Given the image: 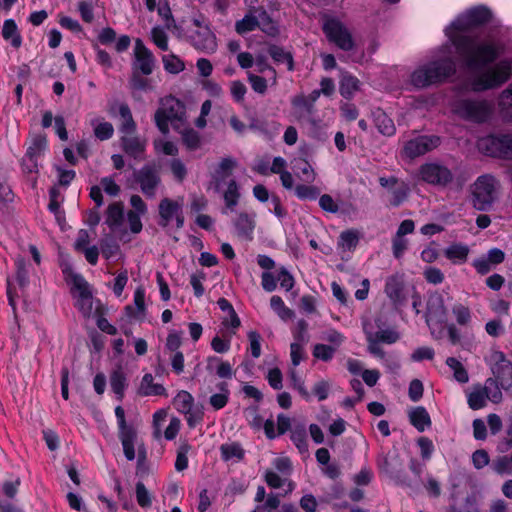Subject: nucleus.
Instances as JSON below:
<instances>
[{"label":"nucleus","instance_id":"338daca9","mask_svg":"<svg viewBox=\"0 0 512 512\" xmlns=\"http://www.w3.org/2000/svg\"><path fill=\"white\" fill-rule=\"evenodd\" d=\"M408 246V240L404 237L394 235L392 239V252L395 258L399 259L403 256Z\"/></svg>","mask_w":512,"mask_h":512},{"label":"nucleus","instance_id":"9b49d317","mask_svg":"<svg viewBox=\"0 0 512 512\" xmlns=\"http://www.w3.org/2000/svg\"><path fill=\"white\" fill-rule=\"evenodd\" d=\"M323 31L330 42L344 51L354 48V41L349 30L339 20L328 18L323 24Z\"/></svg>","mask_w":512,"mask_h":512},{"label":"nucleus","instance_id":"f704fd0d","mask_svg":"<svg viewBox=\"0 0 512 512\" xmlns=\"http://www.w3.org/2000/svg\"><path fill=\"white\" fill-rule=\"evenodd\" d=\"M409 194V185L406 182H401V184L389 191V204L392 207H399L408 199Z\"/></svg>","mask_w":512,"mask_h":512},{"label":"nucleus","instance_id":"1a4fd4ad","mask_svg":"<svg viewBox=\"0 0 512 512\" xmlns=\"http://www.w3.org/2000/svg\"><path fill=\"white\" fill-rule=\"evenodd\" d=\"M478 148L484 154L512 159V134L489 135L479 139Z\"/></svg>","mask_w":512,"mask_h":512},{"label":"nucleus","instance_id":"a878e982","mask_svg":"<svg viewBox=\"0 0 512 512\" xmlns=\"http://www.w3.org/2000/svg\"><path fill=\"white\" fill-rule=\"evenodd\" d=\"M119 439L121 441L123 452L128 461H133L136 457L135 443L137 440V434L135 430L119 432Z\"/></svg>","mask_w":512,"mask_h":512},{"label":"nucleus","instance_id":"680f3d73","mask_svg":"<svg viewBox=\"0 0 512 512\" xmlns=\"http://www.w3.org/2000/svg\"><path fill=\"white\" fill-rule=\"evenodd\" d=\"M230 93L237 103H242L247 93V87L242 81L234 80L230 83Z\"/></svg>","mask_w":512,"mask_h":512},{"label":"nucleus","instance_id":"e433bc0d","mask_svg":"<svg viewBox=\"0 0 512 512\" xmlns=\"http://www.w3.org/2000/svg\"><path fill=\"white\" fill-rule=\"evenodd\" d=\"M218 393L210 396L209 403L215 410H220L226 406L229 400V389L225 382H220L217 385Z\"/></svg>","mask_w":512,"mask_h":512},{"label":"nucleus","instance_id":"f3484780","mask_svg":"<svg viewBox=\"0 0 512 512\" xmlns=\"http://www.w3.org/2000/svg\"><path fill=\"white\" fill-rule=\"evenodd\" d=\"M439 143L437 136H419L405 144L404 153L409 158H415L436 148Z\"/></svg>","mask_w":512,"mask_h":512},{"label":"nucleus","instance_id":"4be33fe9","mask_svg":"<svg viewBox=\"0 0 512 512\" xmlns=\"http://www.w3.org/2000/svg\"><path fill=\"white\" fill-rule=\"evenodd\" d=\"M137 394L140 396L165 395L166 389L162 384L155 383L152 374L147 373L142 377Z\"/></svg>","mask_w":512,"mask_h":512},{"label":"nucleus","instance_id":"37998d69","mask_svg":"<svg viewBox=\"0 0 512 512\" xmlns=\"http://www.w3.org/2000/svg\"><path fill=\"white\" fill-rule=\"evenodd\" d=\"M223 197H224L226 209H228L230 211H234L235 207L238 204L239 198H240L239 187L235 180L229 181L227 189L224 192Z\"/></svg>","mask_w":512,"mask_h":512},{"label":"nucleus","instance_id":"8fccbe9b","mask_svg":"<svg viewBox=\"0 0 512 512\" xmlns=\"http://www.w3.org/2000/svg\"><path fill=\"white\" fill-rule=\"evenodd\" d=\"M376 126L383 135L391 136L395 132L393 121L383 112L376 115Z\"/></svg>","mask_w":512,"mask_h":512},{"label":"nucleus","instance_id":"9d476101","mask_svg":"<svg viewBox=\"0 0 512 512\" xmlns=\"http://www.w3.org/2000/svg\"><path fill=\"white\" fill-rule=\"evenodd\" d=\"M176 410L185 415L187 424L194 428L204 417V407L195 405L193 396L185 390L179 391L173 399Z\"/></svg>","mask_w":512,"mask_h":512},{"label":"nucleus","instance_id":"473e14b6","mask_svg":"<svg viewBox=\"0 0 512 512\" xmlns=\"http://www.w3.org/2000/svg\"><path fill=\"white\" fill-rule=\"evenodd\" d=\"M206 368L208 371H213L215 369L216 374L220 378L230 379L233 376V369L230 363L222 361L217 357H209L207 359Z\"/></svg>","mask_w":512,"mask_h":512},{"label":"nucleus","instance_id":"b1692460","mask_svg":"<svg viewBox=\"0 0 512 512\" xmlns=\"http://www.w3.org/2000/svg\"><path fill=\"white\" fill-rule=\"evenodd\" d=\"M409 420L411 424L419 431L423 432L431 426V418L427 410L418 406L409 411Z\"/></svg>","mask_w":512,"mask_h":512},{"label":"nucleus","instance_id":"412c9836","mask_svg":"<svg viewBox=\"0 0 512 512\" xmlns=\"http://www.w3.org/2000/svg\"><path fill=\"white\" fill-rule=\"evenodd\" d=\"M404 281L401 275L388 277L385 285V293L394 303H401L404 300Z\"/></svg>","mask_w":512,"mask_h":512},{"label":"nucleus","instance_id":"f03ea898","mask_svg":"<svg viewBox=\"0 0 512 512\" xmlns=\"http://www.w3.org/2000/svg\"><path fill=\"white\" fill-rule=\"evenodd\" d=\"M456 71L455 61L452 58L451 48L448 46L440 50L438 59L417 68L411 75V83L418 88L441 83Z\"/></svg>","mask_w":512,"mask_h":512},{"label":"nucleus","instance_id":"de8ad7c7","mask_svg":"<svg viewBox=\"0 0 512 512\" xmlns=\"http://www.w3.org/2000/svg\"><path fill=\"white\" fill-rule=\"evenodd\" d=\"M94 135L100 140L110 139L114 134L113 125L107 121H93Z\"/></svg>","mask_w":512,"mask_h":512},{"label":"nucleus","instance_id":"bf43d9fd","mask_svg":"<svg viewBox=\"0 0 512 512\" xmlns=\"http://www.w3.org/2000/svg\"><path fill=\"white\" fill-rule=\"evenodd\" d=\"M492 467L499 475L510 474L512 472L511 458L508 456L498 457L494 460Z\"/></svg>","mask_w":512,"mask_h":512},{"label":"nucleus","instance_id":"2eb2a0df","mask_svg":"<svg viewBox=\"0 0 512 512\" xmlns=\"http://www.w3.org/2000/svg\"><path fill=\"white\" fill-rule=\"evenodd\" d=\"M136 181L139 183L143 194L148 198L156 196V189L161 184L158 171L150 166H144L138 171Z\"/></svg>","mask_w":512,"mask_h":512},{"label":"nucleus","instance_id":"cd10ccee","mask_svg":"<svg viewBox=\"0 0 512 512\" xmlns=\"http://www.w3.org/2000/svg\"><path fill=\"white\" fill-rule=\"evenodd\" d=\"M236 166V159L232 157L222 158L214 171L213 179L219 184L232 174Z\"/></svg>","mask_w":512,"mask_h":512},{"label":"nucleus","instance_id":"5fc2aeb1","mask_svg":"<svg viewBox=\"0 0 512 512\" xmlns=\"http://www.w3.org/2000/svg\"><path fill=\"white\" fill-rule=\"evenodd\" d=\"M136 500L142 508H148L152 504V497L142 482L136 484Z\"/></svg>","mask_w":512,"mask_h":512},{"label":"nucleus","instance_id":"864d4df0","mask_svg":"<svg viewBox=\"0 0 512 512\" xmlns=\"http://www.w3.org/2000/svg\"><path fill=\"white\" fill-rule=\"evenodd\" d=\"M336 352L335 347L325 345V344H316L313 348V356L322 361H330Z\"/></svg>","mask_w":512,"mask_h":512},{"label":"nucleus","instance_id":"bb28decb","mask_svg":"<svg viewBox=\"0 0 512 512\" xmlns=\"http://www.w3.org/2000/svg\"><path fill=\"white\" fill-rule=\"evenodd\" d=\"M468 254V246L461 243H454L444 250L445 257L454 264H462L466 262Z\"/></svg>","mask_w":512,"mask_h":512},{"label":"nucleus","instance_id":"72a5a7b5","mask_svg":"<svg viewBox=\"0 0 512 512\" xmlns=\"http://www.w3.org/2000/svg\"><path fill=\"white\" fill-rule=\"evenodd\" d=\"M178 130L181 135L182 142L188 150L194 151L201 147L202 139L196 130L190 127Z\"/></svg>","mask_w":512,"mask_h":512},{"label":"nucleus","instance_id":"20e7f679","mask_svg":"<svg viewBox=\"0 0 512 512\" xmlns=\"http://www.w3.org/2000/svg\"><path fill=\"white\" fill-rule=\"evenodd\" d=\"M185 113V106L180 100L167 96L161 99L160 107L155 113L156 126L164 135L169 133V124L178 130L185 121Z\"/></svg>","mask_w":512,"mask_h":512},{"label":"nucleus","instance_id":"aec40b11","mask_svg":"<svg viewBox=\"0 0 512 512\" xmlns=\"http://www.w3.org/2000/svg\"><path fill=\"white\" fill-rule=\"evenodd\" d=\"M237 235L245 240H251L255 228V215L240 213L234 221Z\"/></svg>","mask_w":512,"mask_h":512},{"label":"nucleus","instance_id":"423d86ee","mask_svg":"<svg viewBox=\"0 0 512 512\" xmlns=\"http://www.w3.org/2000/svg\"><path fill=\"white\" fill-rule=\"evenodd\" d=\"M499 187L500 184L494 176H479L471 186L474 208L480 211L488 210L497 198Z\"/></svg>","mask_w":512,"mask_h":512},{"label":"nucleus","instance_id":"7ed1b4c3","mask_svg":"<svg viewBox=\"0 0 512 512\" xmlns=\"http://www.w3.org/2000/svg\"><path fill=\"white\" fill-rule=\"evenodd\" d=\"M494 358L497 363L492 367L494 377L488 378L484 385L485 397L498 404L502 401V389L508 390L512 386V364L505 359L502 352H496Z\"/></svg>","mask_w":512,"mask_h":512},{"label":"nucleus","instance_id":"ddd939ff","mask_svg":"<svg viewBox=\"0 0 512 512\" xmlns=\"http://www.w3.org/2000/svg\"><path fill=\"white\" fill-rule=\"evenodd\" d=\"M420 178L428 184L445 187L453 181V174L446 166L426 163L419 169Z\"/></svg>","mask_w":512,"mask_h":512},{"label":"nucleus","instance_id":"09e8293b","mask_svg":"<svg viewBox=\"0 0 512 512\" xmlns=\"http://www.w3.org/2000/svg\"><path fill=\"white\" fill-rule=\"evenodd\" d=\"M295 167L300 170L298 177L306 183H312L316 179V173L311 164L304 159L296 162Z\"/></svg>","mask_w":512,"mask_h":512},{"label":"nucleus","instance_id":"c9c22d12","mask_svg":"<svg viewBox=\"0 0 512 512\" xmlns=\"http://www.w3.org/2000/svg\"><path fill=\"white\" fill-rule=\"evenodd\" d=\"M220 452L224 461H240L244 457V450L239 443H226L221 445Z\"/></svg>","mask_w":512,"mask_h":512},{"label":"nucleus","instance_id":"a18cd8bd","mask_svg":"<svg viewBox=\"0 0 512 512\" xmlns=\"http://www.w3.org/2000/svg\"><path fill=\"white\" fill-rule=\"evenodd\" d=\"M447 366L453 370V375L456 381L460 383H467L469 381V375L464 366L454 357H448L446 359Z\"/></svg>","mask_w":512,"mask_h":512},{"label":"nucleus","instance_id":"0eeeda50","mask_svg":"<svg viewBox=\"0 0 512 512\" xmlns=\"http://www.w3.org/2000/svg\"><path fill=\"white\" fill-rule=\"evenodd\" d=\"M493 106L486 100L461 99L452 105V111L459 117L481 123L487 121L492 114Z\"/></svg>","mask_w":512,"mask_h":512},{"label":"nucleus","instance_id":"052dcab7","mask_svg":"<svg viewBox=\"0 0 512 512\" xmlns=\"http://www.w3.org/2000/svg\"><path fill=\"white\" fill-rule=\"evenodd\" d=\"M151 39L154 44L163 51L168 50V37L166 32L160 27H154L151 30Z\"/></svg>","mask_w":512,"mask_h":512},{"label":"nucleus","instance_id":"3c124183","mask_svg":"<svg viewBox=\"0 0 512 512\" xmlns=\"http://www.w3.org/2000/svg\"><path fill=\"white\" fill-rule=\"evenodd\" d=\"M319 194L320 191L315 186L301 184L295 187V195L301 200H315Z\"/></svg>","mask_w":512,"mask_h":512},{"label":"nucleus","instance_id":"c756f323","mask_svg":"<svg viewBox=\"0 0 512 512\" xmlns=\"http://www.w3.org/2000/svg\"><path fill=\"white\" fill-rule=\"evenodd\" d=\"M360 89V81L358 78L350 75L343 74L339 83L340 94L347 99L353 97V95Z\"/></svg>","mask_w":512,"mask_h":512},{"label":"nucleus","instance_id":"774afa93","mask_svg":"<svg viewBox=\"0 0 512 512\" xmlns=\"http://www.w3.org/2000/svg\"><path fill=\"white\" fill-rule=\"evenodd\" d=\"M248 339L250 342V351L254 358L261 355V336L257 331H249Z\"/></svg>","mask_w":512,"mask_h":512},{"label":"nucleus","instance_id":"5701e85b","mask_svg":"<svg viewBox=\"0 0 512 512\" xmlns=\"http://www.w3.org/2000/svg\"><path fill=\"white\" fill-rule=\"evenodd\" d=\"M124 220V205L122 202H114L110 204L106 211L105 223L116 231L123 223Z\"/></svg>","mask_w":512,"mask_h":512},{"label":"nucleus","instance_id":"13d9d810","mask_svg":"<svg viewBox=\"0 0 512 512\" xmlns=\"http://www.w3.org/2000/svg\"><path fill=\"white\" fill-rule=\"evenodd\" d=\"M452 312L456 317V321L459 325H467L471 320L470 310L467 306L460 303L455 304L452 308Z\"/></svg>","mask_w":512,"mask_h":512},{"label":"nucleus","instance_id":"6e6552de","mask_svg":"<svg viewBox=\"0 0 512 512\" xmlns=\"http://www.w3.org/2000/svg\"><path fill=\"white\" fill-rule=\"evenodd\" d=\"M446 319L447 308L443 296L439 293L430 295L427 301L426 322L435 339L443 338L445 327L442 324Z\"/></svg>","mask_w":512,"mask_h":512},{"label":"nucleus","instance_id":"c03bdc74","mask_svg":"<svg viewBox=\"0 0 512 512\" xmlns=\"http://www.w3.org/2000/svg\"><path fill=\"white\" fill-rule=\"evenodd\" d=\"M2 35L4 39L11 42L12 46H14L15 48L20 47L21 37L17 31L16 23L12 19L6 20L4 22L2 28Z\"/></svg>","mask_w":512,"mask_h":512},{"label":"nucleus","instance_id":"393cba45","mask_svg":"<svg viewBox=\"0 0 512 512\" xmlns=\"http://www.w3.org/2000/svg\"><path fill=\"white\" fill-rule=\"evenodd\" d=\"M134 306H126V314L131 318H143L145 315V290L142 287H138L134 292Z\"/></svg>","mask_w":512,"mask_h":512},{"label":"nucleus","instance_id":"dca6fc26","mask_svg":"<svg viewBox=\"0 0 512 512\" xmlns=\"http://www.w3.org/2000/svg\"><path fill=\"white\" fill-rule=\"evenodd\" d=\"M154 66L155 59L151 51L144 45L141 39H136L134 46V69L140 71L143 75H150L154 70Z\"/></svg>","mask_w":512,"mask_h":512},{"label":"nucleus","instance_id":"c85d7f7f","mask_svg":"<svg viewBox=\"0 0 512 512\" xmlns=\"http://www.w3.org/2000/svg\"><path fill=\"white\" fill-rule=\"evenodd\" d=\"M110 386L112 391L116 394L118 400H122L124 392L127 387V379L121 367L113 370L110 375Z\"/></svg>","mask_w":512,"mask_h":512},{"label":"nucleus","instance_id":"7c9ffc66","mask_svg":"<svg viewBox=\"0 0 512 512\" xmlns=\"http://www.w3.org/2000/svg\"><path fill=\"white\" fill-rule=\"evenodd\" d=\"M119 114L122 120L120 126V132L122 133V135L135 134L136 123L133 119L129 106L125 103L120 104Z\"/></svg>","mask_w":512,"mask_h":512},{"label":"nucleus","instance_id":"39448f33","mask_svg":"<svg viewBox=\"0 0 512 512\" xmlns=\"http://www.w3.org/2000/svg\"><path fill=\"white\" fill-rule=\"evenodd\" d=\"M512 65L509 61H500L496 65L487 68L479 73L471 81L470 87L473 91H485L499 87L511 76Z\"/></svg>","mask_w":512,"mask_h":512},{"label":"nucleus","instance_id":"79ce46f5","mask_svg":"<svg viewBox=\"0 0 512 512\" xmlns=\"http://www.w3.org/2000/svg\"><path fill=\"white\" fill-rule=\"evenodd\" d=\"M258 27L269 36H276L279 32L276 23L267 14L266 10L259 9L258 14Z\"/></svg>","mask_w":512,"mask_h":512},{"label":"nucleus","instance_id":"69168bd1","mask_svg":"<svg viewBox=\"0 0 512 512\" xmlns=\"http://www.w3.org/2000/svg\"><path fill=\"white\" fill-rule=\"evenodd\" d=\"M247 78H248V81H249L252 89L256 93H259V94L266 93L268 85H267V81L265 78L255 75V74H252V73H248Z\"/></svg>","mask_w":512,"mask_h":512},{"label":"nucleus","instance_id":"6ab92c4d","mask_svg":"<svg viewBox=\"0 0 512 512\" xmlns=\"http://www.w3.org/2000/svg\"><path fill=\"white\" fill-rule=\"evenodd\" d=\"M194 47L205 53H213L216 51V38L209 28L197 30L192 36Z\"/></svg>","mask_w":512,"mask_h":512},{"label":"nucleus","instance_id":"4468645a","mask_svg":"<svg viewBox=\"0 0 512 512\" xmlns=\"http://www.w3.org/2000/svg\"><path fill=\"white\" fill-rule=\"evenodd\" d=\"M182 206V201L163 198L158 206L159 225L167 227L172 220H175L177 228H182L184 225Z\"/></svg>","mask_w":512,"mask_h":512},{"label":"nucleus","instance_id":"a19ab883","mask_svg":"<svg viewBox=\"0 0 512 512\" xmlns=\"http://www.w3.org/2000/svg\"><path fill=\"white\" fill-rule=\"evenodd\" d=\"M468 405L473 410H479L486 406L488 398L485 397L484 390L480 385H476L472 388L468 394Z\"/></svg>","mask_w":512,"mask_h":512},{"label":"nucleus","instance_id":"49530a36","mask_svg":"<svg viewBox=\"0 0 512 512\" xmlns=\"http://www.w3.org/2000/svg\"><path fill=\"white\" fill-rule=\"evenodd\" d=\"M364 332L366 335V339L368 342V351L380 359H385V352L381 348L380 344L377 342V337H374V333L371 329H369L368 325H364Z\"/></svg>","mask_w":512,"mask_h":512},{"label":"nucleus","instance_id":"0e129e2a","mask_svg":"<svg viewBox=\"0 0 512 512\" xmlns=\"http://www.w3.org/2000/svg\"><path fill=\"white\" fill-rule=\"evenodd\" d=\"M154 148L157 153H163L165 155L175 156L178 153L177 146L171 141L155 140Z\"/></svg>","mask_w":512,"mask_h":512},{"label":"nucleus","instance_id":"f257e3e1","mask_svg":"<svg viewBox=\"0 0 512 512\" xmlns=\"http://www.w3.org/2000/svg\"><path fill=\"white\" fill-rule=\"evenodd\" d=\"M490 17L489 9L484 6L475 7L460 15L445 30L447 37L456 47L458 54L471 69L481 64L492 62L498 55L493 45L479 44L475 39L463 35L465 31L488 22Z\"/></svg>","mask_w":512,"mask_h":512},{"label":"nucleus","instance_id":"603ef678","mask_svg":"<svg viewBox=\"0 0 512 512\" xmlns=\"http://www.w3.org/2000/svg\"><path fill=\"white\" fill-rule=\"evenodd\" d=\"M163 64L166 71L169 73L177 74L184 70L185 65L175 55H167L163 57Z\"/></svg>","mask_w":512,"mask_h":512},{"label":"nucleus","instance_id":"2f4dec72","mask_svg":"<svg viewBox=\"0 0 512 512\" xmlns=\"http://www.w3.org/2000/svg\"><path fill=\"white\" fill-rule=\"evenodd\" d=\"M258 11L259 9L249 10L244 18L235 23V30L238 34H245L258 27Z\"/></svg>","mask_w":512,"mask_h":512},{"label":"nucleus","instance_id":"a211bd4d","mask_svg":"<svg viewBox=\"0 0 512 512\" xmlns=\"http://www.w3.org/2000/svg\"><path fill=\"white\" fill-rule=\"evenodd\" d=\"M120 142L123 151L127 155L135 159H143L146 148V141L144 139L135 134H126L121 136Z\"/></svg>","mask_w":512,"mask_h":512},{"label":"nucleus","instance_id":"f8f14e48","mask_svg":"<svg viewBox=\"0 0 512 512\" xmlns=\"http://www.w3.org/2000/svg\"><path fill=\"white\" fill-rule=\"evenodd\" d=\"M74 297L76 298V306L82 315L89 318L93 315L97 307L94 305V300L85 279L79 275H74L72 278Z\"/></svg>","mask_w":512,"mask_h":512},{"label":"nucleus","instance_id":"4d7b16f0","mask_svg":"<svg viewBox=\"0 0 512 512\" xmlns=\"http://www.w3.org/2000/svg\"><path fill=\"white\" fill-rule=\"evenodd\" d=\"M291 440L299 449L300 452L304 453L308 451V444L306 441V431L303 427L295 428L291 433Z\"/></svg>","mask_w":512,"mask_h":512},{"label":"nucleus","instance_id":"4c0bfd02","mask_svg":"<svg viewBox=\"0 0 512 512\" xmlns=\"http://www.w3.org/2000/svg\"><path fill=\"white\" fill-rule=\"evenodd\" d=\"M268 53L276 63H286L289 71L294 69L293 56L290 52L279 46L271 45L268 48Z\"/></svg>","mask_w":512,"mask_h":512},{"label":"nucleus","instance_id":"6e6d98bb","mask_svg":"<svg viewBox=\"0 0 512 512\" xmlns=\"http://www.w3.org/2000/svg\"><path fill=\"white\" fill-rule=\"evenodd\" d=\"M46 148V141L42 138L35 139L28 147L26 157L28 160H37V158L44 152Z\"/></svg>","mask_w":512,"mask_h":512},{"label":"nucleus","instance_id":"58836bf2","mask_svg":"<svg viewBox=\"0 0 512 512\" xmlns=\"http://www.w3.org/2000/svg\"><path fill=\"white\" fill-rule=\"evenodd\" d=\"M499 109L501 115L508 120H512V83L503 90L499 97Z\"/></svg>","mask_w":512,"mask_h":512},{"label":"nucleus","instance_id":"ea45409f","mask_svg":"<svg viewBox=\"0 0 512 512\" xmlns=\"http://www.w3.org/2000/svg\"><path fill=\"white\" fill-rule=\"evenodd\" d=\"M359 242V234L354 230H346L340 234L338 246L339 248L346 252L352 251L356 248Z\"/></svg>","mask_w":512,"mask_h":512},{"label":"nucleus","instance_id":"e2e57ef3","mask_svg":"<svg viewBox=\"0 0 512 512\" xmlns=\"http://www.w3.org/2000/svg\"><path fill=\"white\" fill-rule=\"evenodd\" d=\"M169 166L174 178L177 181L182 182L187 175V169L183 161L178 158H174L170 161Z\"/></svg>","mask_w":512,"mask_h":512}]
</instances>
